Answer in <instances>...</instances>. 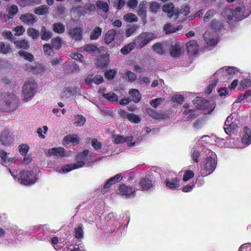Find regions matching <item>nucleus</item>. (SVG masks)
<instances>
[{"mask_svg": "<svg viewBox=\"0 0 251 251\" xmlns=\"http://www.w3.org/2000/svg\"><path fill=\"white\" fill-rule=\"evenodd\" d=\"M147 2L146 1H141L139 6V9L138 10V15L141 17V18L145 20L146 17V5Z\"/></svg>", "mask_w": 251, "mask_h": 251, "instance_id": "29", "label": "nucleus"}, {"mask_svg": "<svg viewBox=\"0 0 251 251\" xmlns=\"http://www.w3.org/2000/svg\"><path fill=\"white\" fill-rule=\"evenodd\" d=\"M19 5L22 7L39 4L40 0H17Z\"/></svg>", "mask_w": 251, "mask_h": 251, "instance_id": "38", "label": "nucleus"}, {"mask_svg": "<svg viewBox=\"0 0 251 251\" xmlns=\"http://www.w3.org/2000/svg\"><path fill=\"white\" fill-rule=\"evenodd\" d=\"M200 106L198 107L199 109L202 110H206L205 114H210L215 108V105L214 103H210L207 100H201Z\"/></svg>", "mask_w": 251, "mask_h": 251, "instance_id": "20", "label": "nucleus"}, {"mask_svg": "<svg viewBox=\"0 0 251 251\" xmlns=\"http://www.w3.org/2000/svg\"><path fill=\"white\" fill-rule=\"evenodd\" d=\"M41 39L43 40H48L52 36V33L47 30L45 27H42L41 30Z\"/></svg>", "mask_w": 251, "mask_h": 251, "instance_id": "36", "label": "nucleus"}, {"mask_svg": "<svg viewBox=\"0 0 251 251\" xmlns=\"http://www.w3.org/2000/svg\"><path fill=\"white\" fill-rule=\"evenodd\" d=\"M121 115L123 117H126L131 122L138 124L141 121V119L138 116L133 113L127 114V112L124 110L121 111Z\"/></svg>", "mask_w": 251, "mask_h": 251, "instance_id": "24", "label": "nucleus"}, {"mask_svg": "<svg viewBox=\"0 0 251 251\" xmlns=\"http://www.w3.org/2000/svg\"><path fill=\"white\" fill-rule=\"evenodd\" d=\"M201 152L198 150L195 149L192 153L191 157L192 160L198 163L200 157L201 156Z\"/></svg>", "mask_w": 251, "mask_h": 251, "instance_id": "54", "label": "nucleus"}, {"mask_svg": "<svg viewBox=\"0 0 251 251\" xmlns=\"http://www.w3.org/2000/svg\"><path fill=\"white\" fill-rule=\"evenodd\" d=\"M45 53L47 55H51L52 53L53 50L49 44H46L43 46Z\"/></svg>", "mask_w": 251, "mask_h": 251, "instance_id": "64", "label": "nucleus"}, {"mask_svg": "<svg viewBox=\"0 0 251 251\" xmlns=\"http://www.w3.org/2000/svg\"><path fill=\"white\" fill-rule=\"evenodd\" d=\"M37 87V85L34 80H28L25 82L22 91L24 101L27 102L33 98Z\"/></svg>", "mask_w": 251, "mask_h": 251, "instance_id": "5", "label": "nucleus"}, {"mask_svg": "<svg viewBox=\"0 0 251 251\" xmlns=\"http://www.w3.org/2000/svg\"><path fill=\"white\" fill-rule=\"evenodd\" d=\"M14 43L16 47L18 49L27 50L29 48L28 42L25 40L16 41Z\"/></svg>", "mask_w": 251, "mask_h": 251, "instance_id": "37", "label": "nucleus"}, {"mask_svg": "<svg viewBox=\"0 0 251 251\" xmlns=\"http://www.w3.org/2000/svg\"><path fill=\"white\" fill-rule=\"evenodd\" d=\"M102 96L107 100L110 101H116L118 100V96L113 92L102 94Z\"/></svg>", "mask_w": 251, "mask_h": 251, "instance_id": "40", "label": "nucleus"}, {"mask_svg": "<svg viewBox=\"0 0 251 251\" xmlns=\"http://www.w3.org/2000/svg\"><path fill=\"white\" fill-rule=\"evenodd\" d=\"M52 29L55 33L58 34H61L64 32L65 27V25L62 23H56L53 24Z\"/></svg>", "mask_w": 251, "mask_h": 251, "instance_id": "35", "label": "nucleus"}, {"mask_svg": "<svg viewBox=\"0 0 251 251\" xmlns=\"http://www.w3.org/2000/svg\"><path fill=\"white\" fill-rule=\"evenodd\" d=\"M19 54L20 56L28 61L31 62L34 60L33 56L28 52L20 50L19 51Z\"/></svg>", "mask_w": 251, "mask_h": 251, "instance_id": "44", "label": "nucleus"}, {"mask_svg": "<svg viewBox=\"0 0 251 251\" xmlns=\"http://www.w3.org/2000/svg\"><path fill=\"white\" fill-rule=\"evenodd\" d=\"M20 19L23 22L28 25H32L37 21V17L34 14L26 13L22 15Z\"/></svg>", "mask_w": 251, "mask_h": 251, "instance_id": "21", "label": "nucleus"}, {"mask_svg": "<svg viewBox=\"0 0 251 251\" xmlns=\"http://www.w3.org/2000/svg\"><path fill=\"white\" fill-rule=\"evenodd\" d=\"M165 99L164 98H157L152 100L150 101V104L153 107L156 108L162 103Z\"/></svg>", "mask_w": 251, "mask_h": 251, "instance_id": "58", "label": "nucleus"}, {"mask_svg": "<svg viewBox=\"0 0 251 251\" xmlns=\"http://www.w3.org/2000/svg\"><path fill=\"white\" fill-rule=\"evenodd\" d=\"M18 100L14 94H8L0 92V104H3L4 103L11 106L13 109H15L18 106Z\"/></svg>", "mask_w": 251, "mask_h": 251, "instance_id": "9", "label": "nucleus"}, {"mask_svg": "<svg viewBox=\"0 0 251 251\" xmlns=\"http://www.w3.org/2000/svg\"><path fill=\"white\" fill-rule=\"evenodd\" d=\"M0 157L3 165L6 166L14 162L16 160V157L12 156L3 150H0Z\"/></svg>", "mask_w": 251, "mask_h": 251, "instance_id": "13", "label": "nucleus"}, {"mask_svg": "<svg viewBox=\"0 0 251 251\" xmlns=\"http://www.w3.org/2000/svg\"><path fill=\"white\" fill-rule=\"evenodd\" d=\"M18 10V7L15 5H12L8 9V18L12 19L14 16L17 13Z\"/></svg>", "mask_w": 251, "mask_h": 251, "instance_id": "53", "label": "nucleus"}, {"mask_svg": "<svg viewBox=\"0 0 251 251\" xmlns=\"http://www.w3.org/2000/svg\"><path fill=\"white\" fill-rule=\"evenodd\" d=\"M205 154L204 160L201 165V173L207 176L211 174L216 167L217 160L216 154L209 149L204 151Z\"/></svg>", "mask_w": 251, "mask_h": 251, "instance_id": "3", "label": "nucleus"}, {"mask_svg": "<svg viewBox=\"0 0 251 251\" xmlns=\"http://www.w3.org/2000/svg\"><path fill=\"white\" fill-rule=\"evenodd\" d=\"M80 88L76 86H68L65 87L61 93V96L64 99H68L72 97L80 95Z\"/></svg>", "mask_w": 251, "mask_h": 251, "instance_id": "10", "label": "nucleus"}, {"mask_svg": "<svg viewBox=\"0 0 251 251\" xmlns=\"http://www.w3.org/2000/svg\"><path fill=\"white\" fill-rule=\"evenodd\" d=\"M84 49L85 50H86L87 52H88L89 53H96L99 52V49L95 45H92V44H87L84 47Z\"/></svg>", "mask_w": 251, "mask_h": 251, "instance_id": "43", "label": "nucleus"}, {"mask_svg": "<svg viewBox=\"0 0 251 251\" xmlns=\"http://www.w3.org/2000/svg\"><path fill=\"white\" fill-rule=\"evenodd\" d=\"M96 6L100 9L102 10L104 12H107L109 10V6L107 2L98 0L96 2Z\"/></svg>", "mask_w": 251, "mask_h": 251, "instance_id": "49", "label": "nucleus"}, {"mask_svg": "<svg viewBox=\"0 0 251 251\" xmlns=\"http://www.w3.org/2000/svg\"><path fill=\"white\" fill-rule=\"evenodd\" d=\"M117 192L119 194L126 197H129L131 196H133L135 193V190L131 187L124 184L120 185Z\"/></svg>", "mask_w": 251, "mask_h": 251, "instance_id": "17", "label": "nucleus"}, {"mask_svg": "<svg viewBox=\"0 0 251 251\" xmlns=\"http://www.w3.org/2000/svg\"><path fill=\"white\" fill-rule=\"evenodd\" d=\"M135 48V45L132 42L122 48L121 52L123 54H127Z\"/></svg>", "mask_w": 251, "mask_h": 251, "instance_id": "42", "label": "nucleus"}, {"mask_svg": "<svg viewBox=\"0 0 251 251\" xmlns=\"http://www.w3.org/2000/svg\"><path fill=\"white\" fill-rule=\"evenodd\" d=\"M11 51V48L8 44H5L2 42H0V52L6 54Z\"/></svg>", "mask_w": 251, "mask_h": 251, "instance_id": "47", "label": "nucleus"}, {"mask_svg": "<svg viewBox=\"0 0 251 251\" xmlns=\"http://www.w3.org/2000/svg\"><path fill=\"white\" fill-rule=\"evenodd\" d=\"M49 8L46 5L39 6L35 10V13L38 15H44L48 12Z\"/></svg>", "mask_w": 251, "mask_h": 251, "instance_id": "50", "label": "nucleus"}, {"mask_svg": "<svg viewBox=\"0 0 251 251\" xmlns=\"http://www.w3.org/2000/svg\"><path fill=\"white\" fill-rule=\"evenodd\" d=\"M164 30L166 34L176 32L178 28L173 27L170 24H167L165 25Z\"/></svg>", "mask_w": 251, "mask_h": 251, "instance_id": "55", "label": "nucleus"}, {"mask_svg": "<svg viewBox=\"0 0 251 251\" xmlns=\"http://www.w3.org/2000/svg\"><path fill=\"white\" fill-rule=\"evenodd\" d=\"M116 33L115 30L113 29L109 30L105 36L104 40L105 43L107 44L111 43L114 40Z\"/></svg>", "mask_w": 251, "mask_h": 251, "instance_id": "33", "label": "nucleus"}, {"mask_svg": "<svg viewBox=\"0 0 251 251\" xmlns=\"http://www.w3.org/2000/svg\"><path fill=\"white\" fill-rule=\"evenodd\" d=\"M75 236L77 239H81L83 236V231L82 227L78 226L75 229Z\"/></svg>", "mask_w": 251, "mask_h": 251, "instance_id": "59", "label": "nucleus"}, {"mask_svg": "<svg viewBox=\"0 0 251 251\" xmlns=\"http://www.w3.org/2000/svg\"><path fill=\"white\" fill-rule=\"evenodd\" d=\"M203 38L207 46V48L214 46L216 45L218 41V35L215 32H211L209 31H207L204 34Z\"/></svg>", "mask_w": 251, "mask_h": 251, "instance_id": "11", "label": "nucleus"}, {"mask_svg": "<svg viewBox=\"0 0 251 251\" xmlns=\"http://www.w3.org/2000/svg\"><path fill=\"white\" fill-rule=\"evenodd\" d=\"M18 148L19 151L22 155H25L26 154L29 149L28 145L25 144H23L19 145Z\"/></svg>", "mask_w": 251, "mask_h": 251, "instance_id": "57", "label": "nucleus"}, {"mask_svg": "<svg viewBox=\"0 0 251 251\" xmlns=\"http://www.w3.org/2000/svg\"><path fill=\"white\" fill-rule=\"evenodd\" d=\"M47 155L49 156H56L63 157L65 156V149L61 147L53 148L48 150Z\"/></svg>", "mask_w": 251, "mask_h": 251, "instance_id": "22", "label": "nucleus"}, {"mask_svg": "<svg viewBox=\"0 0 251 251\" xmlns=\"http://www.w3.org/2000/svg\"><path fill=\"white\" fill-rule=\"evenodd\" d=\"M164 182L165 186L171 190L178 189L180 186V179L176 176L167 178Z\"/></svg>", "mask_w": 251, "mask_h": 251, "instance_id": "14", "label": "nucleus"}, {"mask_svg": "<svg viewBox=\"0 0 251 251\" xmlns=\"http://www.w3.org/2000/svg\"><path fill=\"white\" fill-rule=\"evenodd\" d=\"M69 34L73 39L80 40L82 39V29L81 27H75L70 29Z\"/></svg>", "mask_w": 251, "mask_h": 251, "instance_id": "23", "label": "nucleus"}, {"mask_svg": "<svg viewBox=\"0 0 251 251\" xmlns=\"http://www.w3.org/2000/svg\"><path fill=\"white\" fill-rule=\"evenodd\" d=\"M147 112L151 117L155 119H165L166 118V115L165 114L157 112L151 108L148 109L147 110Z\"/></svg>", "mask_w": 251, "mask_h": 251, "instance_id": "26", "label": "nucleus"}, {"mask_svg": "<svg viewBox=\"0 0 251 251\" xmlns=\"http://www.w3.org/2000/svg\"><path fill=\"white\" fill-rule=\"evenodd\" d=\"M251 13L250 8H246L244 4H240L235 9H225L222 13L223 17L231 22L240 21L248 17Z\"/></svg>", "mask_w": 251, "mask_h": 251, "instance_id": "1", "label": "nucleus"}, {"mask_svg": "<svg viewBox=\"0 0 251 251\" xmlns=\"http://www.w3.org/2000/svg\"><path fill=\"white\" fill-rule=\"evenodd\" d=\"M108 58L104 56L99 58L97 60V65L99 68L104 69L106 68L108 64Z\"/></svg>", "mask_w": 251, "mask_h": 251, "instance_id": "34", "label": "nucleus"}, {"mask_svg": "<svg viewBox=\"0 0 251 251\" xmlns=\"http://www.w3.org/2000/svg\"><path fill=\"white\" fill-rule=\"evenodd\" d=\"M48 130V127L46 126H44L41 127H39L37 129V132L38 134L39 137L40 138L44 139L45 138V136L43 134V133L46 134Z\"/></svg>", "mask_w": 251, "mask_h": 251, "instance_id": "56", "label": "nucleus"}, {"mask_svg": "<svg viewBox=\"0 0 251 251\" xmlns=\"http://www.w3.org/2000/svg\"><path fill=\"white\" fill-rule=\"evenodd\" d=\"M51 45L53 48L56 49H59L61 46V39L57 37L51 40Z\"/></svg>", "mask_w": 251, "mask_h": 251, "instance_id": "52", "label": "nucleus"}, {"mask_svg": "<svg viewBox=\"0 0 251 251\" xmlns=\"http://www.w3.org/2000/svg\"><path fill=\"white\" fill-rule=\"evenodd\" d=\"M20 183L25 185L34 184L37 179L35 174L31 171H22L20 173Z\"/></svg>", "mask_w": 251, "mask_h": 251, "instance_id": "8", "label": "nucleus"}, {"mask_svg": "<svg viewBox=\"0 0 251 251\" xmlns=\"http://www.w3.org/2000/svg\"><path fill=\"white\" fill-rule=\"evenodd\" d=\"M86 119L84 117L80 115H77L75 116V125L76 126H82L85 123Z\"/></svg>", "mask_w": 251, "mask_h": 251, "instance_id": "41", "label": "nucleus"}, {"mask_svg": "<svg viewBox=\"0 0 251 251\" xmlns=\"http://www.w3.org/2000/svg\"><path fill=\"white\" fill-rule=\"evenodd\" d=\"M0 139L4 145H7L12 142V138L7 130L3 131L0 137Z\"/></svg>", "mask_w": 251, "mask_h": 251, "instance_id": "28", "label": "nucleus"}, {"mask_svg": "<svg viewBox=\"0 0 251 251\" xmlns=\"http://www.w3.org/2000/svg\"><path fill=\"white\" fill-rule=\"evenodd\" d=\"M188 52L190 54H195L198 51L199 46L194 40L188 42L186 44Z\"/></svg>", "mask_w": 251, "mask_h": 251, "instance_id": "25", "label": "nucleus"}, {"mask_svg": "<svg viewBox=\"0 0 251 251\" xmlns=\"http://www.w3.org/2000/svg\"><path fill=\"white\" fill-rule=\"evenodd\" d=\"M211 26L215 30H219L222 27V25L220 22L215 19L211 22Z\"/></svg>", "mask_w": 251, "mask_h": 251, "instance_id": "60", "label": "nucleus"}, {"mask_svg": "<svg viewBox=\"0 0 251 251\" xmlns=\"http://www.w3.org/2000/svg\"><path fill=\"white\" fill-rule=\"evenodd\" d=\"M178 14H177L178 19L179 21H182L185 19V16L190 13V6L189 5H185L182 7L180 11L178 10Z\"/></svg>", "mask_w": 251, "mask_h": 251, "instance_id": "31", "label": "nucleus"}, {"mask_svg": "<svg viewBox=\"0 0 251 251\" xmlns=\"http://www.w3.org/2000/svg\"><path fill=\"white\" fill-rule=\"evenodd\" d=\"M189 105L188 104H184L183 107L186 109L183 111V114L185 115H188V117L190 118L195 117L196 116L195 111L192 109H187L188 108Z\"/></svg>", "mask_w": 251, "mask_h": 251, "instance_id": "51", "label": "nucleus"}, {"mask_svg": "<svg viewBox=\"0 0 251 251\" xmlns=\"http://www.w3.org/2000/svg\"><path fill=\"white\" fill-rule=\"evenodd\" d=\"M138 28L137 26L132 25L127 28L126 31V35L127 37L130 36Z\"/></svg>", "mask_w": 251, "mask_h": 251, "instance_id": "61", "label": "nucleus"}, {"mask_svg": "<svg viewBox=\"0 0 251 251\" xmlns=\"http://www.w3.org/2000/svg\"><path fill=\"white\" fill-rule=\"evenodd\" d=\"M91 145L93 148L96 151L100 150L101 148V144L96 139H93L91 141Z\"/></svg>", "mask_w": 251, "mask_h": 251, "instance_id": "62", "label": "nucleus"}, {"mask_svg": "<svg viewBox=\"0 0 251 251\" xmlns=\"http://www.w3.org/2000/svg\"><path fill=\"white\" fill-rule=\"evenodd\" d=\"M103 81V77L100 75H89L85 79V82L88 85H91L92 83L99 85L101 84Z\"/></svg>", "mask_w": 251, "mask_h": 251, "instance_id": "19", "label": "nucleus"}, {"mask_svg": "<svg viewBox=\"0 0 251 251\" xmlns=\"http://www.w3.org/2000/svg\"><path fill=\"white\" fill-rule=\"evenodd\" d=\"M140 184L142 190H148L152 187V181L149 178H143L141 180Z\"/></svg>", "mask_w": 251, "mask_h": 251, "instance_id": "30", "label": "nucleus"}, {"mask_svg": "<svg viewBox=\"0 0 251 251\" xmlns=\"http://www.w3.org/2000/svg\"><path fill=\"white\" fill-rule=\"evenodd\" d=\"M156 37L155 34L152 32H143L135 38L133 43L135 45V48L141 49Z\"/></svg>", "mask_w": 251, "mask_h": 251, "instance_id": "6", "label": "nucleus"}, {"mask_svg": "<svg viewBox=\"0 0 251 251\" xmlns=\"http://www.w3.org/2000/svg\"><path fill=\"white\" fill-rule=\"evenodd\" d=\"M216 14V10L214 9H210L208 10L205 13L204 17H203V22L204 23H207L208 22L209 19L213 17V16Z\"/></svg>", "mask_w": 251, "mask_h": 251, "instance_id": "48", "label": "nucleus"}, {"mask_svg": "<svg viewBox=\"0 0 251 251\" xmlns=\"http://www.w3.org/2000/svg\"><path fill=\"white\" fill-rule=\"evenodd\" d=\"M76 161V163L65 165L62 169H58L57 171L59 173H66L73 170L87 166L94 160L91 157L90 151L86 150L77 155Z\"/></svg>", "mask_w": 251, "mask_h": 251, "instance_id": "2", "label": "nucleus"}, {"mask_svg": "<svg viewBox=\"0 0 251 251\" xmlns=\"http://www.w3.org/2000/svg\"><path fill=\"white\" fill-rule=\"evenodd\" d=\"M129 94L132 98L131 100L134 102H138L141 99V94L137 89H132L129 91Z\"/></svg>", "mask_w": 251, "mask_h": 251, "instance_id": "32", "label": "nucleus"}, {"mask_svg": "<svg viewBox=\"0 0 251 251\" xmlns=\"http://www.w3.org/2000/svg\"><path fill=\"white\" fill-rule=\"evenodd\" d=\"M251 143V130L247 126L244 127L243 130V137L242 144L243 146L239 145L238 139H230L229 140V147L231 148H243L248 146Z\"/></svg>", "mask_w": 251, "mask_h": 251, "instance_id": "4", "label": "nucleus"}, {"mask_svg": "<svg viewBox=\"0 0 251 251\" xmlns=\"http://www.w3.org/2000/svg\"><path fill=\"white\" fill-rule=\"evenodd\" d=\"M114 142L116 144H121L122 143H126L128 147H132L135 145V142H133V137L132 136H127L124 138L123 136L119 135L114 136Z\"/></svg>", "mask_w": 251, "mask_h": 251, "instance_id": "16", "label": "nucleus"}, {"mask_svg": "<svg viewBox=\"0 0 251 251\" xmlns=\"http://www.w3.org/2000/svg\"><path fill=\"white\" fill-rule=\"evenodd\" d=\"M124 20L128 23L135 22L137 21V18L133 13H129L126 14L124 17Z\"/></svg>", "mask_w": 251, "mask_h": 251, "instance_id": "46", "label": "nucleus"}, {"mask_svg": "<svg viewBox=\"0 0 251 251\" xmlns=\"http://www.w3.org/2000/svg\"><path fill=\"white\" fill-rule=\"evenodd\" d=\"M235 114H231L226 118L224 130L227 134L231 135L238 131L239 121L235 118Z\"/></svg>", "mask_w": 251, "mask_h": 251, "instance_id": "7", "label": "nucleus"}, {"mask_svg": "<svg viewBox=\"0 0 251 251\" xmlns=\"http://www.w3.org/2000/svg\"><path fill=\"white\" fill-rule=\"evenodd\" d=\"M102 29L99 27H96L92 31L90 35V39L91 40H96L101 35Z\"/></svg>", "mask_w": 251, "mask_h": 251, "instance_id": "39", "label": "nucleus"}, {"mask_svg": "<svg viewBox=\"0 0 251 251\" xmlns=\"http://www.w3.org/2000/svg\"><path fill=\"white\" fill-rule=\"evenodd\" d=\"M116 73V71L115 70H114V69L110 70L105 72V76L108 79L110 80L114 78Z\"/></svg>", "mask_w": 251, "mask_h": 251, "instance_id": "63", "label": "nucleus"}, {"mask_svg": "<svg viewBox=\"0 0 251 251\" xmlns=\"http://www.w3.org/2000/svg\"><path fill=\"white\" fill-rule=\"evenodd\" d=\"M79 142V138L76 134L68 135L64 138L63 145L65 146L70 143L77 144Z\"/></svg>", "mask_w": 251, "mask_h": 251, "instance_id": "27", "label": "nucleus"}, {"mask_svg": "<svg viewBox=\"0 0 251 251\" xmlns=\"http://www.w3.org/2000/svg\"><path fill=\"white\" fill-rule=\"evenodd\" d=\"M162 10L164 12L167 13L168 17L173 20L176 21L178 19V9L174 8L173 3L170 2L164 4L162 6Z\"/></svg>", "mask_w": 251, "mask_h": 251, "instance_id": "12", "label": "nucleus"}, {"mask_svg": "<svg viewBox=\"0 0 251 251\" xmlns=\"http://www.w3.org/2000/svg\"><path fill=\"white\" fill-rule=\"evenodd\" d=\"M27 70L35 75H41L46 69L44 66L40 64L34 63L33 65L27 66Z\"/></svg>", "mask_w": 251, "mask_h": 251, "instance_id": "18", "label": "nucleus"}, {"mask_svg": "<svg viewBox=\"0 0 251 251\" xmlns=\"http://www.w3.org/2000/svg\"><path fill=\"white\" fill-rule=\"evenodd\" d=\"M170 52L171 55L175 58L179 57L182 53V47L178 42L172 44L170 47Z\"/></svg>", "mask_w": 251, "mask_h": 251, "instance_id": "15", "label": "nucleus"}, {"mask_svg": "<svg viewBox=\"0 0 251 251\" xmlns=\"http://www.w3.org/2000/svg\"><path fill=\"white\" fill-rule=\"evenodd\" d=\"M28 36H30L33 39H37L39 36V31L35 28L30 27L27 30Z\"/></svg>", "mask_w": 251, "mask_h": 251, "instance_id": "45", "label": "nucleus"}]
</instances>
